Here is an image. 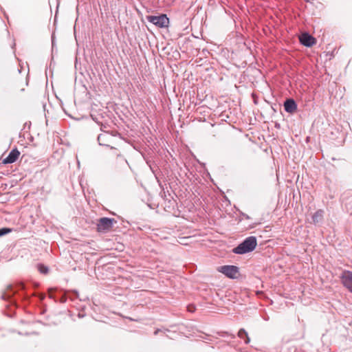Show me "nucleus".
Returning <instances> with one entry per match:
<instances>
[{
	"label": "nucleus",
	"instance_id": "obj_8",
	"mask_svg": "<svg viewBox=\"0 0 352 352\" xmlns=\"http://www.w3.org/2000/svg\"><path fill=\"white\" fill-rule=\"evenodd\" d=\"M19 155L20 152L16 148L12 149L9 155L3 160V163L5 164L14 163L18 159Z\"/></svg>",
	"mask_w": 352,
	"mask_h": 352
},
{
	"label": "nucleus",
	"instance_id": "obj_15",
	"mask_svg": "<svg viewBox=\"0 0 352 352\" xmlns=\"http://www.w3.org/2000/svg\"><path fill=\"white\" fill-rule=\"evenodd\" d=\"M12 229L8 228H2L0 229V236L11 232Z\"/></svg>",
	"mask_w": 352,
	"mask_h": 352
},
{
	"label": "nucleus",
	"instance_id": "obj_11",
	"mask_svg": "<svg viewBox=\"0 0 352 352\" xmlns=\"http://www.w3.org/2000/svg\"><path fill=\"white\" fill-rule=\"evenodd\" d=\"M324 211L322 210H317L312 216V220L314 223L320 222L323 218Z\"/></svg>",
	"mask_w": 352,
	"mask_h": 352
},
{
	"label": "nucleus",
	"instance_id": "obj_1",
	"mask_svg": "<svg viewBox=\"0 0 352 352\" xmlns=\"http://www.w3.org/2000/svg\"><path fill=\"white\" fill-rule=\"evenodd\" d=\"M257 245L256 238L253 236L247 237L242 243L234 248L232 252L236 254H244L252 252Z\"/></svg>",
	"mask_w": 352,
	"mask_h": 352
},
{
	"label": "nucleus",
	"instance_id": "obj_16",
	"mask_svg": "<svg viewBox=\"0 0 352 352\" xmlns=\"http://www.w3.org/2000/svg\"><path fill=\"white\" fill-rule=\"evenodd\" d=\"M100 130L103 133H109V126L107 124H101L100 125Z\"/></svg>",
	"mask_w": 352,
	"mask_h": 352
},
{
	"label": "nucleus",
	"instance_id": "obj_7",
	"mask_svg": "<svg viewBox=\"0 0 352 352\" xmlns=\"http://www.w3.org/2000/svg\"><path fill=\"white\" fill-rule=\"evenodd\" d=\"M301 44L307 47H311L316 43L315 38L308 33H303L300 36Z\"/></svg>",
	"mask_w": 352,
	"mask_h": 352
},
{
	"label": "nucleus",
	"instance_id": "obj_10",
	"mask_svg": "<svg viewBox=\"0 0 352 352\" xmlns=\"http://www.w3.org/2000/svg\"><path fill=\"white\" fill-rule=\"evenodd\" d=\"M84 72H87V67H79L78 71L76 73V81H79L82 84L83 87L87 89L85 85L84 84V80H86V78L84 75Z\"/></svg>",
	"mask_w": 352,
	"mask_h": 352
},
{
	"label": "nucleus",
	"instance_id": "obj_5",
	"mask_svg": "<svg viewBox=\"0 0 352 352\" xmlns=\"http://www.w3.org/2000/svg\"><path fill=\"white\" fill-rule=\"evenodd\" d=\"M219 272L230 278H234L239 273V268L234 265H223L219 267Z\"/></svg>",
	"mask_w": 352,
	"mask_h": 352
},
{
	"label": "nucleus",
	"instance_id": "obj_17",
	"mask_svg": "<svg viewBox=\"0 0 352 352\" xmlns=\"http://www.w3.org/2000/svg\"><path fill=\"white\" fill-rule=\"evenodd\" d=\"M84 309H85V307H82V309L78 312V318H84L86 316V312Z\"/></svg>",
	"mask_w": 352,
	"mask_h": 352
},
{
	"label": "nucleus",
	"instance_id": "obj_3",
	"mask_svg": "<svg viewBox=\"0 0 352 352\" xmlns=\"http://www.w3.org/2000/svg\"><path fill=\"white\" fill-rule=\"evenodd\" d=\"M116 131H111V133H102L98 136V141L100 145L110 146L111 148L113 146L111 144L113 143L114 136L116 135Z\"/></svg>",
	"mask_w": 352,
	"mask_h": 352
},
{
	"label": "nucleus",
	"instance_id": "obj_19",
	"mask_svg": "<svg viewBox=\"0 0 352 352\" xmlns=\"http://www.w3.org/2000/svg\"><path fill=\"white\" fill-rule=\"evenodd\" d=\"M54 289H52V288H50V289H49V293H50V294H51V293L52 292V291H54ZM50 298H52V296H51V294H50Z\"/></svg>",
	"mask_w": 352,
	"mask_h": 352
},
{
	"label": "nucleus",
	"instance_id": "obj_22",
	"mask_svg": "<svg viewBox=\"0 0 352 352\" xmlns=\"http://www.w3.org/2000/svg\"><path fill=\"white\" fill-rule=\"evenodd\" d=\"M307 1H309L310 0H306Z\"/></svg>",
	"mask_w": 352,
	"mask_h": 352
},
{
	"label": "nucleus",
	"instance_id": "obj_13",
	"mask_svg": "<svg viewBox=\"0 0 352 352\" xmlns=\"http://www.w3.org/2000/svg\"><path fill=\"white\" fill-rule=\"evenodd\" d=\"M38 270L41 274H47L49 271L48 267L43 264L38 265Z\"/></svg>",
	"mask_w": 352,
	"mask_h": 352
},
{
	"label": "nucleus",
	"instance_id": "obj_6",
	"mask_svg": "<svg viewBox=\"0 0 352 352\" xmlns=\"http://www.w3.org/2000/svg\"><path fill=\"white\" fill-rule=\"evenodd\" d=\"M340 278L343 285L352 293V272H343Z\"/></svg>",
	"mask_w": 352,
	"mask_h": 352
},
{
	"label": "nucleus",
	"instance_id": "obj_2",
	"mask_svg": "<svg viewBox=\"0 0 352 352\" xmlns=\"http://www.w3.org/2000/svg\"><path fill=\"white\" fill-rule=\"evenodd\" d=\"M148 22L152 23L159 28H166L169 23V19L166 14L160 16H148L146 17Z\"/></svg>",
	"mask_w": 352,
	"mask_h": 352
},
{
	"label": "nucleus",
	"instance_id": "obj_21",
	"mask_svg": "<svg viewBox=\"0 0 352 352\" xmlns=\"http://www.w3.org/2000/svg\"><path fill=\"white\" fill-rule=\"evenodd\" d=\"M158 331H159V330L155 331V334L158 333Z\"/></svg>",
	"mask_w": 352,
	"mask_h": 352
},
{
	"label": "nucleus",
	"instance_id": "obj_18",
	"mask_svg": "<svg viewBox=\"0 0 352 352\" xmlns=\"http://www.w3.org/2000/svg\"><path fill=\"white\" fill-rule=\"evenodd\" d=\"M188 310L189 311H190V312H192V311H194L195 308H194L193 307H192V306H188Z\"/></svg>",
	"mask_w": 352,
	"mask_h": 352
},
{
	"label": "nucleus",
	"instance_id": "obj_20",
	"mask_svg": "<svg viewBox=\"0 0 352 352\" xmlns=\"http://www.w3.org/2000/svg\"><path fill=\"white\" fill-rule=\"evenodd\" d=\"M2 298H3V299H6V298H7V296H6V294H4V295H3V296H2Z\"/></svg>",
	"mask_w": 352,
	"mask_h": 352
},
{
	"label": "nucleus",
	"instance_id": "obj_4",
	"mask_svg": "<svg viewBox=\"0 0 352 352\" xmlns=\"http://www.w3.org/2000/svg\"><path fill=\"white\" fill-rule=\"evenodd\" d=\"M113 223H116L114 219L107 217L100 218L97 224V230L98 232H107L112 228Z\"/></svg>",
	"mask_w": 352,
	"mask_h": 352
},
{
	"label": "nucleus",
	"instance_id": "obj_14",
	"mask_svg": "<svg viewBox=\"0 0 352 352\" xmlns=\"http://www.w3.org/2000/svg\"><path fill=\"white\" fill-rule=\"evenodd\" d=\"M80 185L82 189V191L84 192V194H85V188H86V185H87V179H83V178H80Z\"/></svg>",
	"mask_w": 352,
	"mask_h": 352
},
{
	"label": "nucleus",
	"instance_id": "obj_12",
	"mask_svg": "<svg viewBox=\"0 0 352 352\" xmlns=\"http://www.w3.org/2000/svg\"><path fill=\"white\" fill-rule=\"evenodd\" d=\"M238 336L244 340L245 344H248L250 341L248 333L244 329H241L238 332Z\"/></svg>",
	"mask_w": 352,
	"mask_h": 352
},
{
	"label": "nucleus",
	"instance_id": "obj_9",
	"mask_svg": "<svg viewBox=\"0 0 352 352\" xmlns=\"http://www.w3.org/2000/svg\"><path fill=\"white\" fill-rule=\"evenodd\" d=\"M284 108L286 112L293 114L297 110V104L294 100L287 99L284 102Z\"/></svg>",
	"mask_w": 352,
	"mask_h": 352
}]
</instances>
